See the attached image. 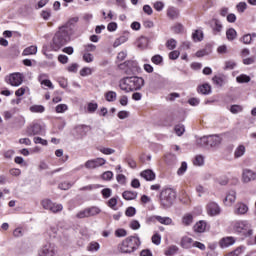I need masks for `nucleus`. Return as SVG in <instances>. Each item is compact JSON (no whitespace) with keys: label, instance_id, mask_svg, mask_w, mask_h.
<instances>
[{"label":"nucleus","instance_id":"1","mask_svg":"<svg viewBox=\"0 0 256 256\" xmlns=\"http://www.w3.org/2000/svg\"><path fill=\"white\" fill-rule=\"evenodd\" d=\"M69 41H71V28L68 26H61L52 39L50 44L51 50L59 51V49L64 47V45H67Z\"/></svg>","mask_w":256,"mask_h":256},{"label":"nucleus","instance_id":"2","mask_svg":"<svg viewBox=\"0 0 256 256\" xmlns=\"http://www.w3.org/2000/svg\"><path fill=\"white\" fill-rule=\"evenodd\" d=\"M145 85V79L139 76L124 77L119 81L121 91L130 93V91H139Z\"/></svg>","mask_w":256,"mask_h":256},{"label":"nucleus","instance_id":"3","mask_svg":"<svg viewBox=\"0 0 256 256\" xmlns=\"http://www.w3.org/2000/svg\"><path fill=\"white\" fill-rule=\"evenodd\" d=\"M139 247H141V238H139V234H133L126 237L122 243L118 245V251L130 255L131 253H135Z\"/></svg>","mask_w":256,"mask_h":256},{"label":"nucleus","instance_id":"4","mask_svg":"<svg viewBox=\"0 0 256 256\" xmlns=\"http://www.w3.org/2000/svg\"><path fill=\"white\" fill-rule=\"evenodd\" d=\"M230 229L236 235H242V237H251L253 235V228L251 223L247 220H234L230 224Z\"/></svg>","mask_w":256,"mask_h":256},{"label":"nucleus","instance_id":"5","mask_svg":"<svg viewBox=\"0 0 256 256\" xmlns=\"http://www.w3.org/2000/svg\"><path fill=\"white\" fill-rule=\"evenodd\" d=\"M175 199H177V192L172 188H166L160 193V203L163 207H171Z\"/></svg>","mask_w":256,"mask_h":256},{"label":"nucleus","instance_id":"6","mask_svg":"<svg viewBox=\"0 0 256 256\" xmlns=\"http://www.w3.org/2000/svg\"><path fill=\"white\" fill-rule=\"evenodd\" d=\"M118 68L120 69V71H123L125 75H135V73L139 71V65L137 64V62L132 60L121 63L120 65H118Z\"/></svg>","mask_w":256,"mask_h":256},{"label":"nucleus","instance_id":"7","mask_svg":"<svg viewBox=\"0 0 256 256\" xmlns=\"http://www.w3.org/2000/svg\"><path fill=\"white\" fill-rule=\"evenodd\" d=\"M221 141L222 139L219 135L204 136L200 139V143L207 147H217V145H221Z\"/></svg>","mask_w":256,"mask_h":256},{"label":"nucleus","instance_id":"8","mask_svg":"<svg viewBox=\"0 0 256 256\" xmlns=\"http://www.w3.org/2000/svg\"><path fill=\"white\" fill-rule=\"evenodd\" d=\"M43 131V125L39 123V120H34L30 125L26 128V134L28 137H34L35 135H41Z\"/></svg>","mask_w":256,"mask_h":256},{"label":"nucleus","instance_id":"9","mask_svg":"<svg viewBox=\"0 0 256 256\" xmlns=\"http://www.w3.org/2000/svg\"><path fill=\"white\" fill-rule=\"evenodd\" d=\"M5 81L6 83H8V85H11L12 87H19V85L23 83V74L19 72L9 74L8 76H6Z\"/></svg>","mask_w":256,"mask_h":256},{"label":"nucleus","instance_id":"10","mask_svg":"<svg viewBox=\"0 0 256 256\" xmlns=\"http://www.w3.org/2000/svg\"><path fill=\"white\" fill-rule=\"evenodd\" d=\"M206 211L209 217H217V215H221V207L216 202H209L206 205Z\"/></svg>","mask_w":256,"mask_h":256},{"label":"nucleus","instance_id":"11","mask_svg":"<svg viewBox=\"0 0 256 256\" xmlns=\"http://www.w3.org/2000/svg\"><path fill=\"white\" fill-rule=\"evenodd\" d=\"M107 163L105 158L91 159L85 162L86 169H97V167H103Z\"/></svg>","mask_w":256,"mask_h":256},{"label":"nucleus","instance_id":"12","mask_svg":"<svg viewBox=\"0 0 256 256\" xmlns=\"http://www.w3.org/2000/svg\"><path fill=\"white\" fill-rule=\"evenodd\" d=\"M242 181L244 183H251L252 181H256V171L251 169H244L242 171Z\"/></svg>","mask_w":256,"mask_h":256},{"label":"nucleus","instance_id":"13","mask_svg":"<svg viewBox=\"0 0 256 256\" xmlns=\"http://www.w3.org/2000/svg\"><path fill=\"white\" fill-rule=\"evenodd\" d=\"M210 27L212 29L213 35H220L223 31V24H221V21H219L217 18L211 20Z\"/></svg>","mask_w":256,"mask_h":256},{"label":"nucleus","instance_id":"14","mask_svg":"<svg viewBox=\"0 0 256 256\" xmlns=\"http://www.w3.org/2000/svg\"><path fill=\"white\" fill-rule=\"evenodd\" d=\"M237 240L233 236H226L219 240V247L221 249H226L227 247H231V245H235Z\"/></svg>","mask_w":256,"mask_h":256},{"label":"nucleus","instance_id":"15","mask_svg":"<svg viewBox=\"0 0 256 256\" xmlns=\"http://www.w3.org/2000/svg\"><path fill=\"white\" fill-rule=\"evenodd\" d=\"M249 211V206L243 202H238L235 205L234 213L235 215H246V213Z\"/></svg>","mask_w":256,"mask_h":256},{"label":"nucleus","instance_id":"16","mask_svg":"<svg viewBox=\"0 0 256 256\" xmlns=\"http://www.w3.org/2000/svg\"><path fill=\"white\" fill-rule=\"evenodd\" d=\"M194 233H205L207 231V221L200 220L193 226Z\"/></svg>","mask_w":256,"mask_h":256},{"label":"nucleus","instance_id":"17","mask_svg":"<svg viewBox=\"0 0 256 256\" xmlns=\"http://www.w3.org/2000/svg\"><path fill=\"white\" fill-rule=\"evenodd\" d=\"M75 131L78 135H80V137H85V135L91 131V126L85 124L77 125L75 127Z\"/></svg>","mask_w":256,"mask_h":256},{"label":"nucleus","instance_id":"18","mask_svg":"<svg viewBox=\"0 0 256 256\" xmlns=\"http://www.w3.org/2000/svg\"><path fill=\"white\" fill-rule=\"evenodd\" d=\"M140 177L145 179V181H155V179H156L155 172H153V170H151V169L143 170L140 173Z\"/></svg>","mask_w":256,"mask_h":256},{"label":"nucleus","instance_id":"19","mask_svg":"<svg viewBox=\"0 0 256 256\" xmlns=\"http://www.w3.org/2000/svg\"><path fill=\"white\" fill-rule=\"evenodd\" d=\"M195 219V216H193L192 213H185L182 216L181 223L184 227H190V225H193V221Z\"/></svg>","mask_w":256,"mask_h":256},{"label":"nucleus","instance_id":"20","mask_svg":"<svg viewBox=\"0 0 256 256\" xmlns=\"http://www.w3.org/2000/svg\"><path fill=\"white\" fill-rule=\"evenodd\" d=\"M236 199H237V196H236L235 191L231 190L226 195V197L224 199V204L229 207V206L233 205V203H235Z\"/></svg>","mask_w":256,"mask_h":256},{"label":"nucleus","instance_id":"21","mask_svg":"<svg viewBox=\"0 0 256 256\" xmlns=\"http://www.w3.org/2000/svg\"><path fill=\"white\" fill-rule=\"evenodd\" d=\"M193 243H195V241H193V238H190L189 236H184L181 239V246L183 249H191V247H193Z\"/></svg>","mask_w":256,"mask_h":256},{"label":"nucleus","instance_id":"22","mask_svg":"<svg viewBox=\"0 0 256 256\" xmlns=\"http://www.w3.org/2000/svg\"><path fill=\"white\" fill-rule=\"evenodd\" d=\"M122 197L125 201H133L134 199H137V192L126 190L122 193Z\"/></svg>","mask_w":256,"mask_h":256},{"label":"nucleus","instance_id":"23","mask_svg":"<svg viewBox=\"0 0 256 256\" xmlns=\"http://www.w3.org/2000/svg\"><path fill=\"white\" fill-rule=\"evenodd\" d=\"M166 15L169 19H177L179 17V10L175 7H169L167 9Z\"/></svg>","mask_w":256,"mask_h":256},{"label":"nucleus","instance_id":"24","mask_svg":"<svg viewBox=\"0 0 256 256\" xmlns=\"http://www.w3.org/2000/svg\"><path fill=\"white\" fill-rule=\"evenodd\" d=\"M105 100L108 101V103H113L114 101H117V92L115 91H107L104 94Z\"/></svg>","mask_w":256,"mask_h":256},{"label":"nucleus","instance_id":"25","mask_svg":"<svg viewBox=\"0 0 256 256\" xmlns=\"http://www.w3.org/2000/svg\"><path fill=\"white\" fill-rule=\"evenodd\" d=\"M39 255L40 256H53V255H55V251L53 250V248H51V246H44L40 250Z\"/></svg>","mask_w":256,"mask_h":256},{"label":"nucleus","instance_id":"26","mask_svg":"<svg viewBox=\"0 0 256 256\" xmlns=\"http://www.w3.org/2000/svg\"><path fill=\"white\" fill-rule=\"evenodd\" d=\"M198 93H201L202 95H209V93H211V85H209L208 83L199 85Z\"/></svg>","mask_w":256,"mask_h":256},{"label":"nucleus","instance_id":"27","mask_svg":"<svg viewBox=\"0 0 256 256\" xmlns=\"http://www.w3.org/2000/svg\"><path fill=\"white\" fill-rule=\"evenodd\" d=\"M23 57H27L29 55H37V46L32 45L25 48L22 52Z\"/></svg>","mask_w":256,"mask_h":256},{"label":"nucleus","instance_id":"28","mask_svg":"<svg viewBox=\"0 0 256 256\" xmlns=\"http://www.w3.org/2000/svg\"><path fill=\"white\" fill-rule=\"evenodd\" d=\"M117 203H119V197L118 196H115V197H112L110 198L106 205L112 209L113 211H117Z\"/></svg>","mask_w":256,"mask_h":256},{"label":"nucleus","instance_id":"29","mask_svg":"<svg viewBox=\"0 0 256 256\" xmlns=\"http://www.w3.org/2000/svg\"><path fill=\"white\" fill-rule=\"evenodd\" d=\"M226 38L228 41H235V39H237V31L235 28H230L226 31Z\"/></svg>","mask_w":256,"mask_h":256},{"label":"nucleus","instance_id":"30","mask_svg":"<svg viewBox=\"0 0 256 256\" xmlns=\"http://www.w3.org/2000/svg\"><path fill=\"white\" fill-rule=\"evenodd\" d=\"M245 146L244 145H239L234 152V157L235 159H239V157H243L245 155Z\"/></svg>","mask_w":256,"mask_h":256},{"label":"nucleus","instance_id":"31","mask_svg":"<svg viewBox=\"0 0 256 256\" xmlns=\"http://www.w3.org/2000/svg\"><path fill=\"white\" fill-rule=\"evenodd\" d=\"M49 211L54 214L61 213V211H63V204L52 202V206Z\"/></svg>","mask_w":256,"mask_h":256},{"label":"nucleus","instance_id":"32","mask_svg":"<svg viewBox=\"0 0 256 256\" xmlns=\"http://www.w3.org/2000/svg\"><path fill=\"white\" fill-rule=\"evenodd\" d=\"M177 251H179V247L176 245H171L164 251V255L173 256L177 253Z\"/></svg>","mask_w":256,"mask_h":256},{"label":"nucleus","instance_id":"33","mask_svg":"<svg viewBox=\"0 0 256 256\" xmlns=\"http://www.w3.org/2000/svg\"><path fill=\"white\" fill-rule=\"evenodd\" d=\"M87 209L89 217H95V215H99V213H101V209L97 206H91Z\"/></svg>","mask_w":256,"mask_h":256},{"label":"nucleus","instance_id":"34","mask_svg":"<svg viewBox=\"0 0 256 256\" xmlns=\"http://www.w3.org/2000/svg\"><path fill=\"white\" fill-rule=\"evenodd\" d=\"M158 223L161 225H172L173 224V219L170 217H162L158 215Z\"/></svg>","mask_w":256,"mask_h":256},{"label":"nucleus","instance_id":"35","mask_svg":"<svg viewBox=\"0 0 256 256\" xmlns=\"http://www.w3.org/2000/svg\"><path fill=\"white\" fill-rule=\"evenodd\" d=\"M53 202L51 199L49 198H45L41 201V206L43 207V209H45L46 211H50L51 210V206H52Z\"/></svg>","mask_w":256,"mask_h":256},{"label":"nucleus","instance_id":"36","mask_svg":"<svg viewBox=\"0 0 256 256\" xmlns=\"http://www.w3.org/2000/svg\"><path fill=\"white\" fill-rule=\"evenodd\" d=\"M31 113H45V106L43 105H32L30 107Z\"/></svg>","mask_w":256,"mask_h":256},{"label":"nucleus","instance_id":"37","mask_svg":"<svg viewBox=\"0 0 256 256\" xmlns=\"http://www.w3.org/2000/svg\"><path fill=\"white\" fill-rule=\"evenodd\" d=\"M151 242L153 243V245H161V234H159V232H154L151 237Z\"/></svg>","mask_w":256,"mask_h":256},{"label":"nucleus","instance_id":"38","mask_svg":"<svg viewBox=\"0 0 256 256\" xmlns=\"http://www.w3.org/2000/svg\"><path fill=\"white\" fill-rule=\"evenodd\" d=\"M89 210L88 208H85L83 210H80L77 214H76V218L77 219H86L89 218Z\"/></svg>","mask_w":256,"mask_h":256},{"label":"nucleus","instance_id":"39","mask_svg":"<svg viewBox=\"0 0 256 256\" xmlns=\"http://www.w3.org/2000/svg\"><path fill=\"white\" fill-rule=\"evenodd\" d=\"M82 54V59L85 63H93V61H95V57L93 56V54L87 52H83Z\"/></svg>","mask_w":256,"mask_h":256},{"label":"nucleus","instance_id":"40","mask_svg":"<svg viewBox=\"0 0 256 256\" xmlns=\"http://www.w3.org/2000/svg\"><path fill=\"white\" fill-rule=\"evenodd\" d=\"M243 249H245V247L239 246L235 250L227 253L226 256H239V255H242L243 254Z\"/></svg>","mask_w":256,"mask_h":256},{"label":"nucleus","instance_id":"41","mask_svg":"<svg viewBox=\"0 0 256 256\" xmlns=\"http://www.w3.org/2000/svg\"><path fill=\"white\" fill-rule=\"evenodd\" d=\"M100 187H101V185H99V184H90V185L81 187L79 190L80 191H93L95 189H100Z\"/></svg>","mask_w":256,"mask_h":256},{"label":"nucleus","instance_id":"42","mask_svg":"<svg viewBox=\"0 0 256 256\" xmlns=\"http://www.w3.org/2000/svg\"><path fill=\"white\" fill-rule=\"evenodd\" d=\"M97 51V46L94 44H86L84 45L83 53H95Z\"/></svg>","mask_w":256,"mask_h":256},{"label":"nucleus","instance_id":"43","mask_svg":"<svg viewBox=\"0 0 256 256\" xmlns=\"http://www.w3.org/2000/svg\"><path fill=\"white\" fill-rule=\"evenodd\" d=\"M203 163H205V158H203V156L201 155H197L193 160V165H195L196 167H201Z\"/></svg>","mask_w":256,"mask_h":256},{"label":"nucleus","instance_id":"44","mask_svg":"<svg viewBox=\"0 0 256 256\" xmlns=\"http://www.w3.org/2000/svg\"><path fill=\"white\" fill-rule=\"evenodd\" d=\"M166 47H167V49H169V51H173V49H175L177 47V40H175L173 38L167 40Z\"/></svg>","mask_w":256,"mask_h":256},{"label":"nucleus","instance_id":"45","mask_svg":"<svg viewBox=\"0 0 256 256\" xmlns=\"http://www.w3.org/2000/svg\"><path fill=\"white\" fill-rule=\"evenodd\" d=\"M151 61L154 63V65H163V56L156 54L152 56Z\"/></svg>","mask_w":256,"mask_h":256},{"label":"nucleus","instance_id":"46","mask_svg":"<svg viewBox=\"0 0 256 256\" xmlns=\"http://www.w3.org/2000/svg\"><path fill=\"white\" fill-rule=\"evenodd\" d=\"M236 81L237 83H249V81H251V77H249L248 75L242 74L236 77Z\"/></svg>","mask_w":256,"mask_h":256},{"label":"nucleus","instance_id":"47","mask_svg":"<svg viewBox=\"0 0 256 256\" xmlns=\"http://www.w3.org/2000/svg\"><path fill=\"white\" fill-rule=\"evenodd\" d=\"M192 38L194 41H201L203 39V30H195L192 34Z\"/></svg>","mask_w":256,"mask_h":256},{"label":"nucleus","instance_id":"48","mask_svg":"<svg viewBox=\"0 0 256 256\" xmlns=\"http://www.w3.org/2000/svg\"><path fill=\"white\" fill-rule=\"evenodd\" d=\"M129 227H130V229H132L133 231H137V230L141 229V223H139L138 220H132V221L129 223Z\"/></svg>","mask_w":256,"mask_h":256},{"label":"nucleus","instance_id":"49","mask_svg":"<svg viewBox=\"0 0 256 256\" xmlns=\"http://www.w3.org/2000/svg\"><path fill=\"white\" fill-rule=\"evenodd\" d=\"M113 193V190H111V188H104L101 190V195L103 197V199H109V197H111Z\"/></svg>","mask_w":256,"mask_h":256},{"label":"nucleus","instance_id":"50","mask_svg":"<svg viewBox=\"0 0 256 256\" xmlns=\"http://www.w3.org/2000/svg\"><path fill=\"white\" fill-rule=\"evenodd\" d=\"M174 130L176 135H178V137H181V135L185 133V126L178 124L175 126Z\"/></svg>","mask_w":256,"mask_h":256},{"label":"nucleus","instance_id":"51","mask_svg":"<svg viewBox=\"0 0 256 256\" xmlns=\"http://www.w3.org/2000/svg\"><path fill=\"white\" fill-rule=\"evenodd\" d=\"M67 109H69V107L67 106V104H58V105L55 107L56 113H65V111H67Z\"/></svg>","mask_w":256,"mask_h":256},{"label":"nucleus","instance_id":"52","mask_svg":"<svg viewBox=\"0 0 256 256\" xmlns=\"http://www.w3.org/2000/svg\"><path fill=\"white\" fill-rule=\"evenodd\" d=\"M93 73V69L90 67H84L80 70L81 77H87V75H91Z\"/></svg>","mask_w":256,"mask_h":256},{"label":"nucleus","instance_id":"53","mask_svg":"<svg viewBox=\"0 0 256 256\" xmlns=\"http://www.w3.org/2000/svg\"><path fill=\"white\" fill-rule=\"evenodd\" d=\"M137 210L135 207H128L125 211L126 217H135Z\"/></svg>","mask_w":256,"mask_h":256},{"label":"nucleus","instance_id":"54","mask_svg":"<svg viewBox=\"0 0 256 256\" xmlns=\"http://www.w3.org/2000/svg\"><path fill=\"white\" fill-rule=\"evenodd\" d=\"M230 111H231L234 115L237 114V113H241V111H243V106L237 105V104L232 105V106L230 107Z\"/></svg>","mask_w":256,"mask_h":256},{"label":"nucleus","instance_id":"55","mask_svg":"<svg viewBox=\"0 0 256 256\" xmlns=\"http://www.w3.org/2000/svg\"><path fill=\"white\" fill-rule=\"evenodd\" d=\"M147 225L158 223V215L148 216L146 218Z\"/></svg>","mask_w":256,"mask_h":256},{"label":"nucleus","instance_id":"56","mask_svg":"<svg viewBox=\"0 0 256 256\" xmlns=\"http://www.w3.org/2000/svg\"><path fill=\"white\" fill-rule=\"evenodd\" d=\"M241 41L244 45H249L253 41V37L251 34H246L241 38Z\"/></svg>","mask_w":256,"mask_h":256},{"label":"nucleus","instance_id":"57","mask_svg":"<svg viewBox=\"0 0 256 256\" xmlns=\"http://www.w3.org/2000/svg\"><path fill=\"white\" fill-rule=\"evenodd\" d=\"M103 181H111L113 179V172L112 171H106L102 174Z\"/></svg>","mask_w":256,"mask_h":256},{"label":"nucleus","instance_id":"58","mask_svg":"<svg viewBox=\"0 0 256 256\" xmlns=\"http://www.w3.org/2000/svg\"><path fill=\"white\" fill-rule=\"evenodd\" d=\"M115 237H127V230L123 228H118L115 230Z\"/></svg>","mask_w":256,"mask_h":256},{"label":"nucleus","instance_id":"59","mask_svg":"<svg viewBox=\"0 0 256 256\" xmlns=\"http://www.w3.org/2000/svg\"><path fill=\"white\" fill-rule=\"evenodd\" d=\"M100 247L98 242H91L88 246V251H99Z\"/></svg>","mask_w":256,"mask_h":256},{"label":"nucleus","instance_id":"60","mask_svg":"<svg viewBox=\"0 0 256 256\" xmlns=\"http://www.w3.org/2000/svg\"><path fill=\"white\" fill-rule=\"evenodd\" d=\"M98 107L99 105H97V103H93V102L88 103V107H87L88 113H95Z\"/></svg>","mask_w":256,"mask_h":256},{"label":"nucleus","instance_id":"61","mask_svg":"<svg viewBox=\"0 0 256 256\" xmlns=\"http://www.w3.org/2000/svg\"><path fill=\"white\" fill-rule=\"evenodd\" d=\"M172 31H173L174 33H176V34L183 33L184 27H183L182 24H179V23H178V24H176V25L173 26Z\"/></svg>","mask_w":256,"mask_h":256},{"label":"nucleus","instance_id":"62","mask_svg":"<svg viewBox=\"0 0 256 256\" xmlns=\"http://www.w3.org/2000/svg\"><path fill=\"white\" fill-rule=\"evenodd\" d=\"M212 81L214 85H217L218 87H223V79L220 76H214L212 78Z\"/></svg>","mask_w":256,"mask_h":256},{"label":"nucleus","instance_id":"63","mask_svg":"<svg viewBox=\"0 0 256 256\" xmlns=\"http://www.w3.org/2000/svg\"><path fill=\"white\" fill-rule=\"evenodd\" d=\"M187 171V162H182L180 168L178 169V175H183Z\"/></svg>","mask_w":256,"mask_h":256},{"label":"nucleus","instance_id":"64","mask_svg":"<svg viewBox=\"0 0 256 256\" xmlns=\"http://www.w3.org/2000/svg\"><path fill=\"white\" fill-rule=\"evenodd\" d=\"M140 256H153L151 249H143L140 251Z\"/></svg>","mask_w":256,"mask_h":256}]
</instances>
